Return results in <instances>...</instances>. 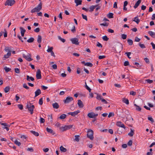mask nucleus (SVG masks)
<instances>
[{
    "label": "nucleus",
    "instance_id": "obj_49",
    "mask_svg": "<svg viewBox=\"0 0 155 155\" xmlns=\"http://www.w3.org/2000/svg\"><path fill=\"white\" fill-rule=\"evenodd\" d=\"M139 45L141 48H146L145 46L143 44H141L140 43H139Z\"/></svg>",
    "mask_w": 155,
    "mask_h": 155
},
{
    "label": "nucleus",
    "instance_id": "obj_43",
    "mask_svg": "<svg viewBox=\"0 0 155 155\" xmlns=\"http://www.w3.org/2000/svg\"><path fill=\"white\" fill-rule=\"evenodd\" d=\"M125 54H127V56L129 59L131 58V57H130V56L131 54V53L130 52H126Z\"/></svg>",
    "mask_w": 155,
    "mask_h": 155
},
{
    "label": "nucleus",
    "instance_id": "obj_20",
    "mask_svg": "<svg viewBox=\"0 0 155 155\" xmlns=\"http://www.w3.org/2000/svg\"><path fill=\"white\" fill-rule=\"evenodd\" d=\"M52 105L53 107L55 109H58L59 107L58 104L56 102L52 104Z\"/></svg>",
    "mask_w": 155,
    "mask_h": 155
},
{
    "label": "nucleus",
    "instance_id": "obj_29",
    "mask_svg": "<svg viewBox=\"0 0 155 155\" xmlns=\"http://www.w3.org/2000/svg\"><path fill=\"white\" fill-rule=\"evenodd\" d=\"M48 48L47 50V51L48 52H52V50L53 49V47H50L49 46H48Z\"/></svg>",
    "mask_w": 155,
    "mask_h": 155
},
{
    "label": "nucleus",
    "instance_id": "obj_63",
    "mask_svg": "<svg viewBox=\"0 0 155 155\" xmlns=\"http://www.w3.org/2000/svg\"><path fill=\"white\" fill-rule=\"evenodd\" d=\"M34 31L36 32H38L40 31V28H36L34 30Z\"/></svg>",
    "mask_w": 155,
    "mask_h": 155
},
{
    "label": "nucleus",
    "instance_id": "obj_44",
    "mask_svg": "<svg viewBox=\"0 0 155 155\" xmlns=\"http://www.w3.org/2000/svg\"><path fill=\"white\" fill-rule=\"evenodd\" d=\"M148 120H150L152 123L154 122V120L153 118L151 117H148Z\"/></svg>",
    "mask_w": 155,
    "mask_h": 155
},
{
    "label": "nucleus",
    "instance_id": "obj_35",
    "mask_svg": "<svg viewBox=\"0 0 155 155\" xmlns=\"http://www.w3.org/2000/svg\"><path fill=\"white\" fill-rule=\"evenodd\" d=\"M127 42L128 44L130 45H131L133 44V41L130 39H128L127 40Z\"/></svg>",
    "mask_w": 155,
    "mask_h": 155
},
{
    "label": "nucleus",
    "instance_id": "obj_24",
    "mask_svg": "<svg viewBox=\"0 0 155 155\" xmlns=\"http://www.w3.org/2000/svg\"><path fill=\"white\" fill-rule=\"evenodd\" d=\"M94 113L92 112L88 113L87 114V116L90 118H94Z\"/></svg>",
    "mask_w": 155,
    "mask_h": 155
},
{
    "label": "nucleus",
    "instance_id": "obj_60",
    "mask_svg": "<svg viewBox=\"0 0 155 155\" xmlns=\"http://www.w3.org/2000/svg\"><path fill=\"white\" fill-rule=\"evenodd\" d=\"M106 57L104 55H100L99 56L98 58L100 59H101L105 58Z\"/></svg>",
    "mask_w": 155,
    "mask_h": 155
},
{
    "label": "nucleus",
    "instance_id": "obj_54",
    "mask_svg": "<svg viewBox=\"0 0 155 155\" xmlns=\"http://www.w3.org/2000/svg\"><path fill=\"white\" fill-rule=\"evenodd\" d=\"M12 141L14 142L18 146H19V142H18L16 139L15 140H12Z\"/></svg>",
    "mask_w": 155,
    "mask_h": 155
},
{
    "label": "nucleus",
    "instance_id": "obj_21",
    "mask_svg": "<svg viewBox=\"0 0 155 155\" xmlns=\"http://www.w3.org/2000/svg\"><path fill=\"white\" fill-rule=\"evenodd\" d=\"M98 6V5H92L89 8V10L90 12H92L95 8Z\"/></svg>",
    "mask_w": 155,
    "mask_h": 155
},
{
    "label": "nucleus",
    "instance_id": "obj_47",
    "mask_svg": "<svg viewBox=\"0 0 155 155\" xmlns=\"http://www.w3.org/2000/svg\"><path fill=\"white\" fill-rule=\"evenodd\" d=\"M43 98H41L40 99L39 101V104L40 105H42L43 104Z\"/></svg>",
    "mask_w": 155,
    "mask_h": 155
},
{
    "label": "nucleus",
    "instance_id": "obj_61",
    "mask_svg": "<svg viewBox=\"0 0 155 155\" xmlns=\"http://www.w3.org/2000/svg\"><path fill=\"white\" fill-rule=\"evenodd\" d=\"M107 31L111 33H113L114 32V30L110 28L108 29Z\"/></svg>",
    "mask_w": 155,
    "mask_h": 155
},
{
    "label": "nucleus",
    "instance_id": "obj_59",
    "mask_svg": "<svg viewBox=\"0 0 155 155\" xmlns=\"http://www.w3.org/2000/svg\"><path fill=\"white\" fill-rule=\"evenodd\" d=\"M27 150L28 151H30L31 152H33L34 151L32 147L28 148Z\"/></svg>",
    "mask_w": 155,
    "mask_h": 155
},
{
    "label": "nucleus",
    "instance_id": "obj_53",
    "mask_svg": "<svg viewBox=\"0 0 155 155\" xmlns=\"http://www.w3.org/2000/svg\"><path fill=\"white\" fill-rule=\"evenodd\" d=\"M129 65V63L128 61H125L124 63V66H127Z\"/></svg>",
    "mask_w": 155,
    "mask_h": 155
},
{
    "label": "nucleus",
    "instance_id": "obj_51",
    "mask_svg": "<svg viewBox=\"0 0 155 155\" xmlns=\"http://www.w3.org/2000/svg\"><path fill=\"white\" fill-rule=\"evenodd\" d=\"M146 81L148 83L151 84L153 82V80L150 79H147L146 80Z\"/></svg>",
    "mask_w": 155,
    "mask_h": 155
},
{
    "label": "nucleus",
    "instance_id": "obj_58",
    "mask_svg": "<svg viewBox=\"0 0 155 155\" xmlns=\"http://www.w3.org/2000/svg\"><path fill=\"white\" fill-rule=\"evenodd\" d=\"M15 71L16 73H19V69L18 68H16L15 69Z\"/></svg>",
    "mask_w": 155,
    "mask_h": 155
},
{
    "label": "nucleus",
    "instance_id": "obj_16",
    "mask_svg": "<svg viewBox=\"0 0 155 155\" xmlns=\"http://www.w3.org/2000/svg\"><path fill=\"white\" fill-rule=\"evenodd\" d=\"M134 105L135 107V109L136 110L140 111L141 110V108L140 106L137 105L135 104H134Z\"/></svg>",
    "mask_w": 155,
    "mask_h": 155
},
{
    "label": "nucleus",
    "instance_id": "obj_28",
    "mask_svg": "<svg viewBox=\"0 0 155 155\" xmlns=\"http://www.w3.org/2000/svg\"><path fill=\"white\" fill-rule=\"evenodd\" d=\"M123 101L126 104L128 105L129 104V101L127 99L124 98L123 99Z\"/></svg>",
    "mask_w": 155,
    "mask_h": 155
},
{
    "label": "nucleus",
    "instance_id": "obj_62",
    "mask_svg": "<svg viewBox=\"0 0 155 155\" xmlns=\"http://www.w3.org/2000/svg\"><path fill=\"white\" fill-rule=\"evenodd\" d=\"M97 46L98 47H100L101 48H102V45L98 42H97Z\"/></svg>",
    "mask_w": 155,
    "mask_h": 155
},
{
    "label": "nucleus",
    "instance_id": "obj_52",
    "mask_svg": "<svg viewBox=\"0 0 155 155\" xmlns=\"http://www.w3.org/2000/svg\"><path fill=\"white\" fill-rule=\"evenodd\" d=\"M23 87L26 89H28L29 88V87L27 86L26 84L25 83L23 84Z\"/></svg>",
    "mask_w": 155,
    "mask_h": 155
},
{
    "label": "nucleus",
    "instance_id": "obj_40",
    "mask_svg": "<svg viewBox=\"0 0 155 155\" xmlns=\"http://www.w3.org/2000/svg\"><path fill=\"white\" fill-rule=\"evenodd\" d=\"M4 69L5 70V71L6 72H8L11 70V68H8L6 66L4 68Z\"/></svg>",
    "mask_w": 155,
    "mask_h": 155
},
{
    "label": "nucleus",
    "instance_id": "obj_12",
    "mask_svg": "<svg viewBox=\"0 0 155 155\" xmlns=\"http://www.w3.org/2000/svg\"><path fill=\"white\" fill-rule=\"evenodd\" d=\"M26 77V80L29 82L31 81H33L35 80V79L34 78L31 76H29L28 75H27Z\"/></svg>",
    "mask_w": 155,
    "mask_h": 155
},
{
    "label": "nucleus",
    "instance_id": "obj_31",
    "mask_svg": "<svg viewBox=\"0 0 155 155\" xmlns=\"http://www.w3.org/2000/svg\"><path fill=\"white\" fill-rule=\"evenodd\" d=\"M61 129L62 130V131H64L68 130L67 125H65L64 127H61Z\"/></svg>",
    "mask_w": 155,
    "mask_h": 155
},
{
    "label": "nucleus",
    "instance_id": "obj_1",
    "mask_svg": "<svg viewBox=\"0 0 155 155\" xmlns=\"http://www.w3.org/2000/svg\"><path fill=\"white\" fill-rule=\"evenodd\" d=\"M20 51H22L21 54H22L23 57L26 59L28 61H30L33 60V59L31 58V56L30 54H28L27 55H26L24 53V52H25V50H20Z\"/></svg>",
    "mask_w": 155,
    "mask_h": 155
},
{
    "label": "nucleus",
    "instance_id": "obj_26",
    "mask_svg": "<svg viewBox=\"0 0 155 155\" xmlns=\"http://www.w3.org/2000/svg\"><path fill=\"white\" fill-rule=\"evenodd\" d=\"M30 132L35 136L38 137L39 135V134L38 132L33 130H31Z\"/></svg>",
    "mask_w": 155,
    "mask_h": 155
},
{
    "label": "nucleus",
    "instance_id": "obj_55",
    "mask_svg": "<svg viewBox=\"0 0 155 155\" xmlns=\"http://www.w3.org/2000/svg\"><path fill=\"white\" fill-rule=\"evenodd\" d=\"M144 60L147 63L149 64L150 63L149 60L147 58H145L144 59Z\"/></svg>",
    "mask_w": 155,
    "mask_h": 155
},
{
    "label": "nucleus",
    "instance_id": "obj_38",
    "mask_svg": "<svg viewBox=\"0 0 155 155\" xmlns=\"http://www.w3.org/2000/svg\"><path fill=\"white\" fill-rule=\"evenodd\" d=\"M100 25L101 26H107L109 25V23L108 22H104L103 23H101Z\"/></svg>",
    "mask_w": 155,
    "mask_h": 155
},
{
    "label": "nucleus",
    "instance_id": "obj_33",
    "mask_svg": "<svg viewBox=\"0 0 155 155\" xmlns=\"http://www.w3.org/2000/svg\"><path fill=\"white\" fill-rule=\"evenodd\" d=\"M10 90V87L9 86L6 87L4 89V91L6 93L8 92Z\"/></svg>",
    "mask_w": 155,
    "mask_h": 155
},
{
    "label": "nucleus",
    "instance_id": "obj_13",
    "mask_svg": "<svg viewBox=\"0 0 155 155\" xmlns=\"http://www.w3.org/2000/svg\"><path fill=\"white\" fill-rule=\"evenodd\" d=\"M46 130L48 132L52 134L53 135L55 134V133L53 130L50 128L47 127L46 128Z\"/></svg>",
    "mask_w": 155,
    "mask_h": 155
},
{
    "label": "nucleus",
    "instance_id": "obj_48",
    "mask_svg": "<svg viewBox=\"0 0 155 155\" xmlns=\"http://www.w3.org/2000/svg\"><path fill=\"white\" fill-rule=\"evenodd\" d=\"M127 35L125 34H123L121 35V38L123 39H125L126 38Z\"/></svg>",
    "mask_w": 155,
    "mask_h": 155
},
{
    "label": "nucleus",
    "instance_id": "obj_11",
    "mask_svg": "<svg viewBox=\"0 0 155 155\" xmlns=\"http://www.w3.org/2000/svg\"><path fill=\"white\" fill-rule=\"evenodd\" d=\"M78 104L79 107L80 108H83L84 106L82 101L80 100H78Z\"/></svg>",
    "mask_w": 155,
    "mask_h": 155
},
{
    "label": "nucleus",
    "instance_id": "obj_19",
    "mask_svg": "<svg viewBox=\"0 0 155 155\" xmlns=\"http://www.w3.org/2000/svg\"><path fill=\"white\" fill-rule=\"evenodd\" d=\"M148 33L153 38H155V33L151 31H149L148 32Z\"/></svg>",
    "mask_w": 155,
    "mask_h": 155
},
{
    "label": "nucleus",
    "instance_id": "obj_46",
    "mask_svg": "<svg viewBox=\"0 0 155 155\" xmlns=\"http://www.w3.org/2000/svg\"><path fill=\"white\" fill-rule=\"evenodd\" d=\"M114 116V113L113 112H110L108 115V117L109 118L110 117H113Z\"/></svg>",
    "mask_w": 155,
    "mask_h": 155
},
{
    "label": "nucleus",
    "instance_id": "obj_2",
    "mask_svg": "<svg viewBox=\"0 0 155 155\" xmlns=\"http://www.w3.org/2000/svg\"><path fill=\"white\" fill-rule=\"evenodd\" d=\"M42 4L41 2L38 5L37 7H36L33 9L31 11V13L35 12H38L42 8Z\"/></svg>",
    "mask_w": 155,
    "mask_h": 155
},
{
    "label": "nucleus",
    "instance_id": "obj_42",
    "mask_svg": "<svg viewBox=\"0 0 155 155\" xmlns=\"http://www.w3.org/2000/svg\"><path fill=\"white\" fill-rule=\"evenodd\" d=\"M103 39L105 41H107L109 40V38H107L106 35H105L102 37Z\"/></svg>",
    "mask_w": 155,
    "mask_h": 155
},
{
    "label": "nucleus",
    "instance_id": "obj_5",
    "mask_svg": "<svg viewBox=\"0 0 155 155\" xmlns=\"http://www.w3.org/2000/svg\"><path fill=\"white\" fill-rule=\"evenodd\" d=\"M15 1L14 0H7L5 3V5L12 6L14 4Z\"/></svg>",
    "mask_w": 155,
    "mask_h": 155
},
{
    "label": "nucleus",
    "instance_id": "obj_14",
    "mask_svg": "<svg viewBox=\"0 0 155 155\" xmlns=\"http://www.w3.org/2000/svg\"><path fill=\"white\" fill-rule=\"evenodd\" d=\"M41 90L39 89H37L35 92V97L38 96L41 94Z\"/></svg>",
    "mask_w": 155,
    "mask_h": 155
},
{
    "label": "nucleus",
    "instance_id": "obj_15",
    "mask_svg": "<svg viewBox=\"0 0 155 155\" xmlns=\"http://www.w3.org/2000/svg\"><path fill=\"white\" fill-rule=\"evenodd\" d=\"M82 1L81 0H74V2L76 4V6L81 5L82 4Z\"/></svg>",
    "mask_w": 155,
    "mask_h": 155
},
{
    "label": "nucleus",
    "instance_id": "obj_41",
    "mask_svg": "<svg viewBox=\"0 0 155 155\" xmlns=\"http://www.w3.org/2000/svg\"><path fill=\"white\" fill-rule=\"evenodd\" d=\"M86 85H85V88L89 92H90L91 91V89L87 85L86 83H85Z\"/></svg>",
    "mask_w": 155,
    "mask_h": 155
},
{
    "label": "nucleus",
    "instance_id": "obj_9",
    "mask_svg": "<svg viewBox=\"0 0 155 155\" xmlns=\"http://www.w3.org/2000/svg\"><path fill=\"white\" fill-rule=\"evenodd\" d=\"M36 77L37 79H40L41 78V71L40 69L38 70L37 71Z\"/></svg>",
    "mask_w": 155,
    "mask_h": 155
},
{
    "label": "nucleus",
    "instance_id": "obj_57",
    "mask_svg": "<svg viewBox=\"0 0 155 155\" xmlns=\"http://www.w3.org/2000/svg\"><path fill=\"white\" fill-rule=\"evenodd\" d=\"M130 94L134 96L136 94V92L133 91H131L130 92Z\"/></svg>",
    "mask_w": 155,
    "mask_h": 155
},
{
    "label": "nucleus",
    "instance_id": "obj_18",
    "mask_svg": "<svg viewBox=\"0 0 155 155\" xmlns=\"http://www.w3.org/2000/svg\"><path fill=\"white\" fill-rule=\"evenodd\" d=\"M141 2V0H138L135 3V5L134 6V7L135 8H137L139 5L140 3Z\"/></svg>",
    "mask_w": 155,
    "mask_h": 155
},
{
    "label": "nucleus",
    "instance_id": "obj_34",
    "mask_svg": "<svg viewBox=\"0 0 155 155\" xmlns=\"http://www.w3.org/2000/svg\"><path fill=\"white\" fill-rule=\"evenodd\" d=\"M97 95V96L96 97V98L98 100H101L102 98H103L102 96L98 94L95 93Z\"/></svg>",
    "mask_w": 155,
    "mask_h": 155
},
{
    "label": "nucleus",
    "instance_id": "obj_3",
    "mask_svg": "<svg viewBox=\"0 0 155 155\" xmlns=\"http://www.w3.org/2000/svg\"><path fill=\"white\" fill-rule=\"evenodd\" d=\"M94 132L91 129L88 130L87 136V137L89 138L91 140H93L94 139Z\"/></svg>",
    "mask_w": 155,
    "mask_h": 155
},
{
    "label": "nucleus",
    "instance_id": "obj_17",
    "mask_svg": "<svg viewBox=\"0 0 155 155\" xmlns=\"http://www.w3.org/2000/svg\"><path fill=\"white\" fill-rule=\"evenodd\" d=\"M20 29L21 30V33L22 36L23 37L24 35V34L26 31L25 29H24L22 27H20Z\"/></svg>",
    "mask_w": 155,
    "mask_h": 155
},
{
    "label": "nucleus",
    "instance_id": "obj_27",
    "mask_svg": "<svg viewBox=\"0 0 155 155\" xmlns=\"http://www.w3.org/2000/svg\"><path fill=\"white\" fill-rule=\"evenodd\" d=\"M42 37L40 35H38L37 39V42L39 43H40L41 41Z\"/></svg>",
    "mask_w": 155,
    "mask_h": 155
},
{
    "label": "nucleus",
    "instance_id": "obj_37",
    "mask_svg": "<svg viewBox=\"0 0 155 155\" xmlns=\"http://www.w3.org/2000/svg\"><path fill=\"white\" fill-rule=\"evenodd\" d=\"M66 117V115L64 114H63L61 115L60 117V118L61 119H65Z\"/></svg>",
    "mask_w": 155,
    "mask_h": 155
},
{
    "label": "nucleus",
    "instance_id": "obj_64",
    "mask_svg": "<svg viewBox=\"0 0 155 155\" xmlns=\"http://www.w3.org/2000/svg\"><path fill=\"white\" fill-rule=\"evenodd\" d=\"M81 72V69L79 68H77V73L78 74H79Z\"/></svg>",
    "mask_w": 155,
    "mask_h": 155
},
{
    "label": "nucleus",
    "instance_id": "obj_22",
    "mask_svg": "<svg viewBox=\"0 0 155 155\" xmlns=\"http://www.w3.org/2000/svg\"><path fill=\"white\" fill-rule=\"evenodd\" d=\"M114 14L111 12H110L107 15V17L109 18H113Z\"/></svg>",
    "mask_w": 155,
    "mask_h": 155
},
{
    "label": "nucleus",
    "instance_id": "obj_8",
    "mask_svg": "<svg viewBox=\"0 0 155 155\" xmlns=\"http://www.w3.org/2000/svg\"><path fill=\"white\" fill-rule=\"evenodd\" d=\"M80 112V110H77L76 111H75L73 112H68V115H71L72 116L74 117L76 115H77Z\"/></svg>",
    "mask_w": 155,
    "mask_h": 155
},
{
    "label": "nucleus",
    "instance_id": "obj_23",
    "mask_svg": "<svg viewBox=\"0 0 155 155\" xmlns=\"http://www.w3.org/2000/svg\"><path fill=\"white\" fill-rule=\"evenodd\" d=\"M134 134V130L132 129H130V132L128 134V135L130 137H132L133 136Z\"/></svg>",
    "mask_w": 155,
    "mask_h": 155
},
{
    "label": "nucleus",
    "instance_id": "obj_39",
    "mask_svg": "<svg viewBox=\"0 0 155 155\" xmlns=\"http://www.w3.org/2000/svg\"><path fill=\"white\" fill-rule=\"evenodd\" d=\"M58 38L59 40L63 43H64L65 41V39L62 38L61 37L59 36H58Z\"/></svg>",
    "mask_w": 155,
    "mask_h": 155
},
{
    "label": "nucleus",
    "instance_id": "obj_25",
    "mask_svg": "<svg viewBox=\"0 0 155 155\" xmlns=\"http://www.w3.org/2000/svg\"><path fill=\"white\" fill-rule=\"evenodd\" d=\"M75 138L74 140V141L76 142H78L80 140V136L77 135L75 136Z\"/></svg>",
    "mask_w": 155,
    "mask_h": 155
},
{
    "label": "nucleus",
    "instance_id": "obj_30",
    "mask_svg": "<svg viewBox=\"0 0 155 155\" xmlns=\"http://www.w3.org/2000/svg\"><path fill=\"white\" fill-rule=\"evenodd\" d=\"M60 150L61 151L63 152H66L67 151V149L63 147L62 146L60 147Z\"/></svg>",
    "mask_w": 155,
    "mask_h": 155
},
{
    "label": "nucleus",
    "instance_id": "obj_36",
    "mask_svg": "<svg viewBox=\"0 0 155 155\" xmlns=\"http://www.w3.org/2000/svg\"><path fill=\"white\" fill-rule=\"evenodd\" d=\"M85 65L90 67H92L93 66V64L90 62H87L85 64Z\"/></svg>",
    "mask_w": 155,
    "mask_h": 155
},
{
    "label": "nucleus",
    "instance_id": "obj_32",
    "mask_svg": "<svg viewBox=\"0 0 155 155\" xmlns=\"http://www.w3.org/2000/svg\"><path fill=\"white\" fill-rule=\"evenodd\" d=\"M34 40V38L32 37H31L27 40V41L28 43H31L33 42Z\"/></svg>",
    "mask_w": 155,
    "mask_h": 155
},
{
    "label": "nucleus",
    "instance_id": "obj_50",
    "mask_svg": "<svg viewBox=\"0 0 155 155\" xmlns=\"http://www.w3.org/2000/svg\"><path fill=\"white\" fill-rule=\"evenodd\" d=\"M45 120L42 117H40V122L41 123H43L45 122Z\"/></svg>",
    "mask_w": 155,
    "mask_h": 155
},
{
    "label": "nucleus",
    "instance_id": "obj_4",
    "mask_svg": "<svg viewBox=\"0 0 155 155\" xmlns=\"http://www.w3.org/2000/svg\"><path fill=\"white\" fill-rule=\"evenodd\" d=\"M73 100V98L71 97L68 96L66 99L64 100V104H68L70 103Z\"/></svg>",
    "mask_w": 155,
    "mask_h": 155
},
{
    "label": "nucleus",
    "instance_id": "obj_45",
    "mask_svg": "<svg viewBox=\"0 0 155 155\" xmlns=\"http://www.w3.org/2000/svg\"><path fill=\"white\" fill-rule=\"evenodd\" d=\"M21 136V138L23 139L24 141H26L27 137H26V136L24 135H22Z\"/></svg>",
    "mask_w": 155,
    "mask_h": 155
},
{
    "label": "nucleus",
    "instance_id": "obj_7",
    "mask_svg": "<svg viewBox=\"0 0 155 155\" xmlns=\"http://www.w3.org/2000/svg\"><path fill=\"white\" fill-rule=\"evenodd\" d=\"M116 125L118 127H121L125 129L126 127L124 125L121 121H117L116 122Z\"/></svg>",
    "mask_w": 155,
    "mask_h": 155
},
{
    "label": "nucleus",
    "instance_id": "obj_10",
    "mask_svg": "<svg viewBox=\"0 0 155 155\" xmlns=\"http://www.w3.org/2000/svg\"><path fill=\"white\" fill-rule=\"evenodd\" d=\"M34 108L35 106L34 105H31V107H28V110L30 112L31 114H33Z\"/></svg>",
    "mask_w": 155,
    "mask_h": 155
},
{
    "label": "nucleus",
    "instance_id": "obj_56",
    "mask_svg": "<svg viewBox=\"0 0 155 155\" xmlns=\"http://www.w3.org/2000/svg\"><path fill=\"white\" fill-rule=\"evenodd\" d=\"M132 140H130L127 143V145L129 146H131L132 145Z\"/></svg>",
    "mask_w": 155,
    "mask_h": 155
},
{
    "label": "nucleus",
    "instance_id": "obj_6",
    "mask_svg": "<svg viewBox=\"0 0 155 155\" xmlns=\"http://www.w3.org/2000/svg\"><path fill=\"white\" fill-rule=\"evenodd\" d=\"M70 41L72 43L76 45H78L79 42H78V39L76 38H73L70 39Z\"/></svg>",
    "mask_w": 155,
    "mask_h": 155
}]
</instances>
